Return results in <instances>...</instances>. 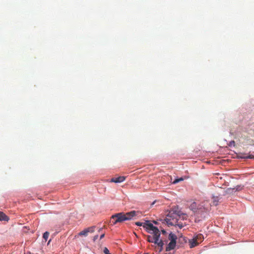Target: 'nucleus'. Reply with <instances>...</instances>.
Returning a JSON list of instances; mask_svg holds the SVG:
<instances>
[{"instance_id":"nucleus-3","label":"nucleus","mask_w":254,"mask_h":254,"mask_svg":"<svg viewBox=\"0 0 254 254\" xmlns=\"http://www.w3.org/2000/svg\"><path fill=\"white\" fill-rule=\"evenodd\" d=\"M124 213H119L113 215L111 217V219L113 220V223L114 224H116L117 223L122 222L124 221H126Z\"/></svg>"},{"instance_id":"nucleus-19","label":"nucleus","mask_w":254,"mask_h":254,"mask_svg":"<svg viewBox=\"0 0 254 254\" xmlns=\"http://www.w3.org/2000/svg\"><path fill=\"white\" fill-rule=\"evenodd\" d=\"M104 236H105V234H102L100 236V239H102V238H103L104 237Z\"/></svg>"},{"instance_id":"nucleus-16","label":"nucleus","mask_w":254,"mask_h":254,"mask_svg":"<svg viewBox=\"0 0 254 254\" xmlns=\"http://www.w3.org/2000/svg\"><path fill=\"white\" fill-rule=\"evenodd\" d=\"M105 254H111L109 250L107 248H105L103 251Z\"/></svg>"},{"instance_id":"nucleus-15","label":"nucleus","mask_w":254,"mask_h":254,"mask_svg":"<svg viewBox=\"0 0 254 254\" xmlns=\"http://www.w3.org/2000/svg\"><path fill=\"white\" fill-rule=\"evenodd\" d=\"M183 180H184V179H183V178H179V179H175V180L172 182V184H177V183H179V182H181V181H183Z\"/></svg>"},{"instance_id":"nucleus-5","label":"nucleus","mask_w":254,"mask_h":254,"mask_svg":"<svg viewBox=\"0 0 254 254\" xmlns=\"http://www.w3.org/2000/svg\"><path fill=\"white\" fill-rule=\"evenodd\" d=\"M202 206H203L201 205H197L196 202H193L190 205V209L195 213L199 212V211L203 212L205 211V209L203 208V209H204V210H202Z\"/></svg>"},{"instance_id":"nucleus-2","label":"nucleus","mask_w":254,"mask_h":254,"mask_svg":"<svg viewBox=\"0 0 254 254\" xmlns=\"http://www.w3.org/2000/svg\"><path fill=\"white\" fill-rule=\"evenodd\" d=\"M168 239L170 241V242L166 248V252L170 251L175 248L177 237L175 234L171 232L169 235Z\"/></svg>"},{"instance_id":"nucleus-25","label":"nucleus","mask_w":254,"mask_h":254,"mask_svg":"<svg viewBox=\"0 0 254 254\" xmlns=\"http://www.w3.org/2000/svg\"><path fill=\"white\" fill-rule=\"evenodd\" d=\"M147 254V253H145V254Z\"/></svg>"},{"instance_id":"nucleus-23","label":"nucleus","mask_w":254,"mask_h":254,"mask_svg":"<svg viewBox=\"0 0 254 254\" xmlns=\"http://www.w3.org/2000/svg\"><path fill=\"white\" fill-rule=\"evenodd\" d=\"M231 143L234 144L235 143V141H232L231 142Z\"/></svg>"},{"instance_id":"nucleus-20","label":"nucleus","mask_w":254,"mask_h":254,"mask_svg":"<svg viewBox=\"0 0 254 254\" xmlns=\"http://www.w3.org/2000/svg\"><path fill=\"white\" fill-rule=\"evenodd\" d=\"M161 232H162V234H165L166 233V231H165V230H161Z\"/></svg>"},{"instance_id":"nucleus-8","label":"nucleus","mask_w":254,"mask_h":254,"mask_svg":"<svg viewBox=\"0 0 254 254\" xmlns=\"http://www.w3.org/2000/svg\"><path fill=\"white\" fill-rule=\"evenodd\" d=\"M126 178L124 176H120L117 178H113L110 182H113L115 183H122L125 180Z\"/></svg>"},{"instance_id":"nucleus-12","label":"nucleus","mask_w":254,"mask_h":254,"mask_svg":"<svg viewBox=\"0 0 254 254\" xmlns=\"http://www.w3.org/2000/svg\"><path fill=\"white\" fill-rule=\"evenodd\" d=\"M212 199H213V204L214 205L216 206L218 204V200H219L218 197L213 196L212 197Z\"/></svg>"},{"instance_id":"nucleus-11","label":"nucleus","mask_w":254,"mask_h":254,"mask_svg":"<svg viewBox=\"0 0 254 254\" xmlns=\"http://www.w3.org/2000/svg\"><path fill=\"white\" fill-rule=\"evenodd\" d=\"M194 238L199 242L202 241L203 239V236L202 234H199L197 235Z\"/></svg>"},{"instance_id":"nucleus-14","label":"nucleus","mask_w":254,"mask_h":254,"mask_svg":"<svg viewBox=\"0 0 254 254\" xmlns=\"http://www.w3.org/2000/svg\"><path fill=\"white\" fill-rule=\"evenodd\" d=\"M49 233L48 232H46L43 234V238L46 241L49 237Z\"/></svg>"},{"instance_id":"nucleus-6","label":"nucleus","mask_w":254,"mask_h":254,"mask_svg":"<svg viewBox=\"0 0 254 254\" xmlns=\"http://www.w3.org/2000/svg\"><path fill=\"white\" fill-rule=\"evenodd\" d=\"M139 213V212L138 211H135L134 210H133L126 213H124V215L125 216L126 218H127L126 219V220H129L132 219L134 217L137 215Z\"/></svg>"},{"instance_id":"nucleus-4","label":"nucleus","mask_w":254,"mask_h":254,"mask_svg":"<svg viewBox=\"0 0 254 254\" xmlns=\"http://www.w3.org/2000/svg\"><path fill=\"white\" fill-rule=\"evenodd\" d=\"M175 215H177V214L172 213L171 211L169 212L165 219L168 225L171 226L176 225L177 219L175 218Z\"/></svg>"},{"instance_id":"nucleus-17","label":"nucleus","mask_w":254,"mask_h":254,"mask_svg":"<svg viewBox=\"0 0 254 254\" xmlns=\"http://www.w3.org/2000/svg\"><path fill=\"white\" fill-rule=\"evenodd\" d=\"M135 224H136V225H137V226H142V223H141V222H136L135 223Z\"/></svg>"},{"instance_id":"nucleus-22","label":"nucleus","mask_w":254,"mask_h":254,"mask_svg":"<svg viewBox=\"0 0 254 254\" xmlns=\"http://www.w3.org/2000/svg\"><path fill=\"white\" fill-rule=\"evenodd\" d=\"M179 225V227H180V228H182V227H183L182 225Z\"/></svg>"},{"instance_id":"nucleus-13","label":"nucleus","mask_w":254,"mask_h":254,"mask_svg":"<svg viewBox=\"0 0 254 254\" xmlns=\"http://www.w3.org/2000/svg\"><path fill=\"white\" fill-rule=\"evenodd\" d=\"M240 157L241 158H243V159H254V155H243Z\"/></svg>"},{"instance_id":"nucleus-9","label":"nucleus","mask_w":254,"mask_h":254,"mask_svg":"<svg viewBox=\"0 0 254 254\" xmlns=\"http://www.w3.org/2000/svg\"><path fill=\"white\" fill-rule=\"evenodd\" d=\"M199 243L194 238L189 240L190 247L192 248L196 246Z\"/></svg>"},{"instance_id":"nucleus-18","label":"nucleus","mask_w":254,"mask_h":254,"mask_svg":"<svg viewBox=\"0 0 254 254\" xmlns=\"http://www.w3.org/2000/svg\"><path fill=\"white\" fill-rule=\"evenodd\" d=\"M98 235H95V236H94V237H93V241H95L98 239Z\"/></svg>"},{"instance_id":"nucleus-21","label":"nucleus","mask_w":254,"mask_h":254,"mask_svg":"<svg viewBox=\"0 0 254 254\" xmlns=\"http://www.w3.org/2000/svg\"><path fill=\"white\" fill-rule=\"evenodd\" d=\"M241 189L240 187H238L236 190L235 191L239 190Z\"/></svg>"},{"instance_id":"nucleus-10","label":"nucleus","mask_w":254,"mask_h":254,"mask_svg":"<svg viewBox=\"0 0 254 254\" xmlns=\"http://www.w3.org/2000/svg\"><path fill=\"white\" fill-rule=\"evenodd\" d=\"M9 218L3 212L0 211V221H8Z\"/></svg>"},{"instance_id":"nucleus-1","label":"nucleus","mask_w":254,"mask_h":254,"mask_svg":"<svg viewBox=\"0 0 254 254\" xmlns=\"http://www.w3.org/2000/svg\"><path fill=\"white\" fill-rule=\"evenodd\" d=\"M143 227L146 228L148 233L153 234V237L150 235L147 236V241L149 243H154L157 244L159 247H161V250H162L164 244L163 241L159 239L160 232L158 228L154 226L149 221H147L144 223L143 225Z\"/></svg>"},{"instance_id":"nucleus-24","label":"nucleus","mask_w":254,"mask_h":254,"mask_svg":"<svg viewBox=\"0 0 254 254\" xmlns=\"http://www.w3.org/2000/svg\"><path fill=\"white\" fill-rule=\"evenodd\" d=\"M153 223H154V224H156L157 223V222L156 221H153Z\"/></svg>"},{"instance_id":"nucleus-7","label":"nucleus","mask_w":254,"mask_h":254,"mask_svg":"<svg viewBox=\"0 0 254 254\" xmlns=\"http://www.w3.org/2000/svg\"><path fill=\"white\" fill-rule=\"evenodd\" d=\"M94 226L88 227L79 233L78 235L86 236L89 233H93L94 231Z\"/></svg>"}]
</instances>
